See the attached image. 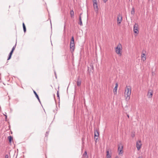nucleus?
<instances>
[{"instance_id":"nucleus-11","label":"nucleus","mask_w":158,"mask_h":158,"mask_svg":"<svg viewBox=\"0 0 158 158\" xmlns=\"http://www.w3.org/2000/svg\"><path fill=\"white\" fill-rule=\"evenodd\" d=\"M120 145H121V150H120L119 151V155L122 154L123 153V146L121 144H120Z\"/></svg>"},{"instance_id":"nucleus-1","label":"nucleus","mask_w":158,"mask_h":158,"mask_svg":"<svg viewBox=\"0 0 158 158\" xmlns=\"http://www.w3.org/2000/svg\"><path fill=\"white\" fill-rule=\"evenodd\" d=\"M131 89L130 86H127L125 88L124 95L126 97V99H129L131 94Z\"/></svg>"},{"instance_id":"nucleus-20","label":"nucleus","mask_w":158,"mask_h":158,"mask_svg":"<svg viewBox=\"0 0 158 158\" xmlns=\"http://www.w3.org/2000/svg\"><path fill=\"white\" fill-rule=\"evenodd\" d=\"M81 83V81H77V84L78 86H80Z\"/></svg>"},{"instance_id":"nucleus-33","label":"nucleus","mask_w":158,"mask_h":158,"mask_svg":"<svg viewBox=\"0 0 158 158\" xmlns=\"http://www.w3.org/2000/svg\"><path fill=\"white\" fill-rule=\"evenodd\" d=\"M48 131H47L46 132V136L47 135H48Z\"/></svg>"},{"instance_id":"nucleus-22","label":"nucleus","mask_w":158,"mask_h":158,"mask_svg":"<svg viewBox=\"0 0 158 158\" xmlns=\"http://www.w3.org/2000/svg\"><path fill=\"white\" fill-rule=\"evenodd\" d=\"M83 156H84L85 157H86V156H87V154L86 151H85L84 152L83 154Z\"/></svg>"},{"instance_id":"nucleus-35","label":"nucleus","mask_w":158,"mask_h":158,"mask_svg":"<svg viewBox=\"0 0 158 158\" xmlns=\"http://www.w3.org/2000/svg\"><path fill=\"white\" fill-rule=\"evenodd\" d=\"M103 0V1L105 2H106L108 0Z\"/></svg>"},{"instance_id":"nucleus-2","label":"nucleus","mask_w":158,"mask_h":158,"mask_svg":"<svg viewBox=\"0 0 158 158\" xmlns=\"http://www.w3.org/2000/svg\"><path fill=\"white\" fill-rule=\"evenodd\" d=\"M122 50V45L120 44H118L115 49V52L118 54L121 55V51Z\"/></svg>"},{"instance_id":"nucleus-4","label":"nucleus","mask_w":158,"mask_h":158,"mask_svg":"<svg viewBox=\"0 0 158 158\" xmlns=\"http://www.w3.org/2000/svg\"><path fill=\"white\" fill-rule=\"evenodd\" d=\"M70 46L71 52H73L75 48L74 42H70Z\"/></svg>"},{"instance_id":"nucleus-8","label":"nucleus","mask_w":158,"mask_h":158,"mask_svg":"<svg viewBox=\"0 0 158 158\" xmlns=\"http://www.w3.org/2000/svg\"><path fill=\"white\" fill-rule=\"evenodd\" d=\"M153 92L152 90H149L148 91V98H150L152 97Z\"/></svg>"},{"instance_id":"nucleus-24","label":"nucleus","mask_w":158,"mask_h":158,"mask_svg":"<svg viewBox=\"0 0 158 158\" xmlns=\"http://www.w3.org/2000/svg\"><path fill=\"white\" fill-rule=\"evenodd\" d=\"M16 46V44H15V45L13 47L11 50H12V51H14V50L15 49V48Z\"/></svg>"},{"instance_id":"nucleus-27","label":"nucleus","mask_w":158,"mask_h":158,"mask_svg":"<svg viewBox=\"0 0 158 158\" xmlns=\"http://www.w3.org/2000/svg\"><path fill=\"white\" fill-rule=\"evenodd\" d=\"M13 51H12V50H11V51H10V53H9V54L12 56V53H13Z\"/></svg>"},{"instance_id":"nucleus-26","label":"nucleus","mask_w":158,"mask_h":158,"mask_svg":"<svg viewBox=\"0 0 158 158\" xmlns=\"http://www.w3.org/2000/svg\"><path fill=\"white\" fill-rule=\"evenodd\" d=\"M11 55L9 54V56L8 57V58L7 60H10L11 58Z\"/></svg>"},{"instance_id":"nucleus-32","label":"nucleus","mask_w":158,"mask_h":158,"mask_svg":"<svg viewBox=\"0 0 158 158\" xmlns=\"http://www.w3.org/2000/svg\"><path fill=\"white\" fill-rule=\"evenodd\" d=\"M90 66H91V68L93 69H94V67H93V65H90Z\"/></svg>"},{"instance_id":"nucleus-34","label":"nucleus","mask_w":158,"mask_h":158,"mask_svg":"<svg viewBox=\"0 0 158 158\" xmlns=\"http://www.w3.org/2000/svg\"><path fill=\"white\" fill-rule=\"evenodd\" d=\"M138 158H143L142 156H140L138 157Z\"/></svg>"},{"instance_id":"nucleus-14","label":"nucleus","mask_w":158,"mask_h":158,"mask_svg":"<svg viewBox=\"0 0 158 158\" xmlns=\"http://www.w3.org/2000/svg\"><path fill=\"white\" fill-rule=\"evenodd\" d=\"M106 158H111V155L110 154L109 151L108 150L106 151Z\"/></svg>"},{"instance_id":"nucleus-6","label":"nucleus","mask_w":158,"mask_h":158,"mask_svg":"<svg viewBox=\"0 0 158 158\" xmlns=\"http://www.w3.org/2000/svg\"><path fill=\"white\" fill-rule=\"evenodd\" d=\"M138 25L137 24H135L134 26V32L135 33H138L139 32V31L138 29Z\"/></svg>"},{"instance_id":"nucleus-30","label":"nucleus","mask_w":158,"mask_h":158,"mask_svg":"<svg viewBox=\"0 0 158 158\" xmlns=\"http://www.w3.org/2000/svg\"><path fill=\"white\" fill-rule=\"evenodd\" d=\"M3 114L5 116L6 120V119L7 118V115L5 114Z\"/></svg>"},{"instance_id":"nucleus-15","label":"nucleus","mask_w":158,"mask_h":158,"mask_svg":"<svg viewBox=\"0 0 158 158\" xmlns=\"http://www.w3.org/2000/svg\"><path fill=\"white\" fill-rule=\"evenodd\" d=\"M118 84L117 83H116L115 84V86L114 87V92H117V87H118Z\"/></svg>"},{"instance_id":"nucleus-25","label":"nucleus","mask_w":158,"mask_h":158,"mask_svg":"<svg viewBox=\"0 0 158 158\" xmlns=\"http://www.w3.org/2000/svg\"><path fill=\"white\" fill-rule=\"evenodd\" d=\"M93 4H95L96 3H97V0H94L93 1Z\"/></svg>"},{"instance_id":"nucleus-36","label":"nucleus","mask_w":158,"mask_h":158,"mask_svg":"<svg viewBox=\"0 0 158 158\" xmlns=\"http://www.w3.org/2000/svg\"><path fill=\"white\" fill-rule=\"evenodd\" d=\"M55 75L56 78L57 77H56V73L55 72Z\"/></svg>"},{"instance_id":"nucleus-37","label":"nucleus","mask_w":158,"mask_h":158,"mask_svg":"<svg viewBox=\"0 0 158 158\" xmlns=\"http://www.w3.org/2000/svg\"><path fill=\"white\" fill-rule=\"evenodd\" d=\"M127 116L128 118H129V116L128 115H127Z\"/></svg>"},{"instance_id":"nucleus-18","label":"nucleus","mask_w":158,"mask_h":158,"mask_svg":"<svg viewBox=\"0 0 158 158\" xmlns=\"http://www.w3.org/2000/svg\"><path fill=\"white\" fill-rule=\"evenodd\" d=\"M23 26L24 32H25L26 31V27H25V24L24 23H23Z\"/></svg>"},{"instance_id":"nucleus-17","label":"nucleus","mask_w":158,"mask_h":158,"mask_svg":"<svg viewBox=\"0 0 158 158\" xmlns=\"http://www.w3.org/2000/svg\"><path fill=\"white\" fill-rule=\"evenodd\" d=\"M131 15H134L135 14V9L134 7H133L132 8V10L131 11Z\"/></svg>"},{"instance_id":"nucleus-3","label":"nucleus","mask_w":158,"mask_h":158,"mask_svg":"<svg viewBox=\"0 0 158 158\" xmlns=\"http://www.w3.org/2000/svg\"><path fill=\"white\" fill-rule=\"evenodd\" d=\"M142 144L140 140L137 141L136 143V146L138 150H139L142 146Z\"/></svg>"},{"instance_id":"nucleus-12","label":"nucleus","mask_w":158,"mask_h":158,"mask_svg":"<svg viewBox=\"0 0 158 158\" xmlns=\"http://www.w3.org/2000/svg\"><path fill=\"white\" fill-rule=\"evenodd\" d=\"M81 14H80V15H79V24L81 25L82 26V23L81 20Z\"/></svg>"},{"instance_id":"nucleus-19","label":"nucleus","mask_w":158,"mask_h":158,"mask_svg":"<svg viewBox=\"0 0 158 158\" xmlns=\"http://www.w3.org/2000/svg\"><path fill=\"white\" fill-rule=\"evenodd\" d=\"M8 138L9 140V142L11 143L13 139L12 137L11 136H10L8 137Z\"/></svg>"},{"instance_id":"nucleus-21","label":"nucleus","mask_w":158,"mask_h":158,"mask_svg":"<svg viewBox=\"0 0 158 158\" xmlns=\"http://www.w3.org/2000/svg\"><path fill=\"white\" fill-rule=\"evenodd\" d=\"M70 42H74V38L73 36H72V38Z\"/></svg>"},{"instance_id":"nucleus-23","label":"nucleus","mask_w":158,"mask_h":158,"mask_svg":"<svg viewBox=\"0 0 158 158\" xmlns=\"http://www.w3.org/2000/svg\"><path fill=\"white\" fill-rule=\"evenodd\" d=\"M120 146H121L120 144H119V145L118 146V151H119L120 150H121V147H120Z\"/></svg>"},{"instance_id":"nucleus-9","label":"nucleus","mask_w":158,"mask_h":158,"mask_svg":"<svg viewBox=\"0 0 158 158\" xmlns=\"http://www.w3.org/2000/svg\"><path fill=\"white\" fill-rule=\"evenodd\" d=\"M94 7L96 11H98V6L97 3L95 4H93Z\"/></svg>"},{"instance_id":"nucleus-7","label":"nucleus","mask_w":158,"mask_h":158,"mask_svg":"<svg viewBox=\"0 0 158 158\" xmlns=\"http://www.w3.org/2000/svg\"><path fill=\"white\" fill-rule=\"evenodd\" d=\"M122 17L121 15H119L117 17V23L118 24H120L121 23L122 21Z\"/></svg>"},{"instance_id":"nucleus-16","label":"nucleus","mask_w":158,"mask_h":158,"mask_svg":"<svg viewBox=\"0 0 158 158\" xmlns=\"http://www.w3.org/2000/svg\"><path fill=\"white\" fill-rule=\"evenodd\" d=\"M70 15L72 17H74V12L73 10H71L70 11Z\"/></svg>"},{"instance_id":"nucleus-5","label":"nucleus","mask_w":158,"mask_h":158,"mask_svg":"<svg viewBox=\"0 0 158 158\" xmlns=\"http://www.w3.org/2000/svg\"><path fill=\"white\" fill-rule=\"evenodd\" d=\"M99 132L97 130H95L94 131V139L97 140L98 139V136H99Z\"/></svg>"},{"instance_id":"nucleus-13","label":"nucleus","mask_w":158,"mask_h":158,"mask_svg":"<svg viewBox=\"0 0 158 158\" xmlns=\"http://www.w3.org/2000/svg\"><path fill=\"white\" fill-rule=\"evenodd\" d=\"M33 92H34V94L35 95V97L37 98V99H38V100L39 102H40V99L39 98V97L38 95V94L36 93V92L35 91H34Z\"/></svg>"},{"instance_id":"nucleus-29","label":"nucleus","mask_w":158,"mask_h":158,"mask_svg":"<svg viewBox=\"0 0 158 158\" xmlns=\"http://www.w3.org/2000/svg\"><path fill=\"white\" fill-rule=\"evenodd\" d=\"M5 158H9V156L8 155H6L5 156Z\"/></svg>"},{"instance_id":"nucleus-28","label":"nucleus","mask_w":158,"mask_h":158,"mask_svg":"<svg viewBox=\"0 0 158 158\" xmlns=\"http://www.w3.org/2000/svg\"><path fill=\"white\" fill-rule=\"evenodd\" d=\"M131 137H132V138H133L135 137V134L134 133H132V134H131Z\"/></svg>"},{"instance_id":"nucleus-31","label":"nucleus","mask_w":158,"mask_h":158,"mask_svg":"<svg viewBox=\"0 0 158 158\" xmlns=\"http://www.w3.org/2000/svg\"><path fill=\"white\" fill-rule=\"evenodd\" d=\"M57 97H58L59 98V95L58 94V91H57Z\"/></svg>"},{"instance_id":"nucleus-38","label":"nucleus","mask_w":158,"mask_h":158,"mask_svg":"<svg viewBox=\"0 0 158 158\" xmlns=\"http://www.w3.org/2000/svg\"><path fill=\"white\" fill-rule=\"evenodd\" d=\"M115 158H118V157H116Z\"/></svg>"},{"instance_id":"nucleus-10","label":"nucleus","mask_w":158,"mask_h":158,"mask_svg":"<svg viewBox=\"0 0 158 158\" xmlns=\"http://www.w3.org/2000/svg\"><path fill=\"white\" fill-rule=\"evenodd\" d=\"M142 60L144 61L146 60V57L144 53H142L141 55Z\"/></svg>"}]
</instances>
